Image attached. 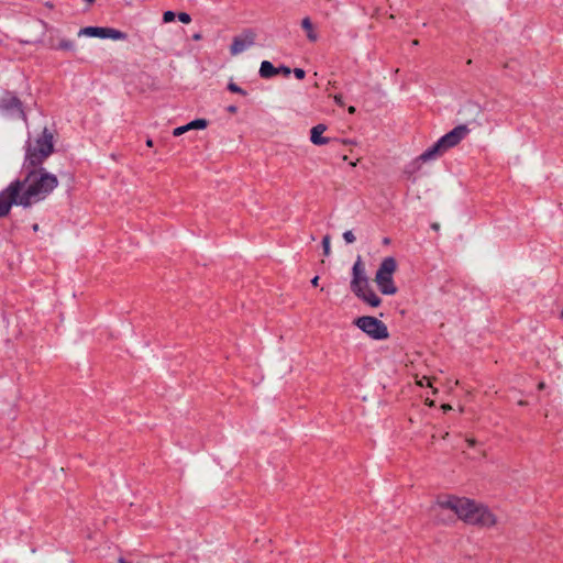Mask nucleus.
I'll return each mask as SVG.
<instances>
[{
	"label": "nucleus",
	"instance_id": "1",
	"mask_svg": "<svg viewBox=\"0 0 563 563\" xmlns=\"http://www.w3.org/2000/svg\"><path fill=\"white\" fill-rule=\"evenodd\" d=\"M53 151V134L48 130L29 142L23 162L25 176L0 191V218L7 217L13 206L26 209L45 200L58 187V177L42 167Z\"/></svg>",
	"mask_w": 563,
	"mask_h": 563
},
{
	"label": "nucleus",
	"instance_id": "2",
	"mask_svg": "<svg viewBox=\"0 0 563 563\" xmlns=\"http://www.w3.org/2000/svg\"><path fill=\"white\" fill-rule=\"evenodd\" d=\"M440 509L452 511L465 525L492 529L498 525L497 515L485 504L465 496L450 495L437 501Z\"/></svg>",
	"mask_w": 563,
	"mask_h": 563
},
{
	"label": "nucleus",
	"instance_id": "3",
	"mask_svg": "<svg viewBox=\"0 0 563 563\" xmlns=\"http://www.w3.org/2000/svg\"><path fill=\"white\" fill-rule=\"evenodd\" d=\"M351 289L355 294V296L367 303L368 306L376 308L380 306L382 300L374 291L371 286L369 279L366 274L365 266L362 262L361 256H357L353 267H352V280H351Z\"/></svg>",
	"mask_w": 563,
	"mask_h": 563
},
{
	"label": "nucleus",
	"instance_id": "4",
	"mask_svg": "<svg viewBox=\"0 0 563 563\" xmlns=\"http://www.w3.org/2000/svg\"><path fill=\"white\" fill-rule=\"evenodd\" d=\"M396 268V260L391 256L385 257L380 263L375 274V283L383 295L393 296L397 292V287L394 283Z\"/></svg>",
	"mask_w": 563,
	"mask_h": 563
},
{
	"label": "nucleus",
	"instance_id": "5",
	"mask_svg": "<svg viewBox=\"0 0 563 563\" xmlns=\"http://www.w3.org/2000/svg\"><path fill=\"white\" fill-rule=\"evenodd\" d=\"M354 324L374 340H385L389 335L386 324L375 317H360Z\"/></svg>",
	"mask_w": 563,
	"mask_h": 563
},
{
	"label": "nucleus",
	"instance_id": "6",
	"mask_svg": "<svg viewBox=\"0 0 563 563\" xmlns=\"http://www.w3.org/2000/svg\"><path fill=\"white\" fill-rule=\"evenodd\" d=\"M79 35H87L90 37H99V38H111L113 41H124L128 35L119 30L111 27H99V26H88L81 29L79 31Z\"/></svg>",
	"mask_w": 563,
	"mask_h": 563
},
{
	"label": "nucleus",
	"instance_id": "7",
	"mask_svg": "<svg viewBox=\"0 0 563 563\" xmlns=\"http://www.w3.org/2000/svg\"><path fill=\"white\" fill-rule=\"evenodd\" d=\"M255 36L252 30H246L242 34L233 37L230 53L235 56L252 47L255 44Z\"/></svg>",
	"mask_w": 563,
	"mask_h": 563
},
{
	"label": "nucleus",
	"instance_id": "8",
	"mask_svg": "<svg viewBox=\"0 0 563 563\" xmlns=\"http://www.w3.org/2000/svg\"><path fill=\"white\" fill-rule=\"evenodd\" d=\"M467 133L468 129L466 125H457L452 131L438 140V146H441L444 151H446L457 145Z\"/></svg>",
	"mask_w": 563,
	"mask_h": 563
},
{
	"label": "nucleus",
	"instance_id": "9",
	"mask_svg": "<svg viewBox=\"0 0 563 563\" xmlns=\"http://www.w3.org/2000/svg\"><path fill=\"white\" fill-rule=\"evenodd\" d=\"M327 126L324 124H318L311 129L310 141L314 145H324L329 142L328 137H323L322 134L325 132Z\"/></svg>",
	"mask_w": 563,
	"mask_h": 563
},
{
	"label": "nucleus",
	"instance_id": "10",
	"mask_svg": "<svg viewBox=\"0 0 563 563\" xmlns=\"http://www.w3.org/2000/svg\"><path fill=\"white\" fill-rule=\"evenodd\" d=\"M301 26H302V29L306 32L307 38L311 43H316L319 40V34H318V32H317V30H316L314 25L312 24V22H311L309 16H305L302 19Z\"/></svg>",
	"mask_w": 563,
	"mask_h": 563
},
{
	"label": "nucleus",
	"instance_id": "11",
	"mask_svg": "<svg viewBox=\"0 0 563 563\" xmlns=\"http://www.w3.org/2000/svg\"><path fill=\"white\" fill-rule=\"evenodd\" d=\"M0 109L2 111H9L10 109H15L19 113H23L22 104L16 97H10L7 100H3L0 104Z\"/></svg>",
	"mask_w": 563,
	"mask_h": 563
},
{
	"label": "nucleus",
	"instance_id": "12",
	"mask_svg": "<svg viewBox=\"0 0 563 563\" xmlns=\"http://www.w3.org/2000/svg\"><path fill=\"white\" fill-rule=\"evenodd\" d=\"M279 74V69L274 67V65L269 60H264L260 66V75L264 78H269Z\"/></svg>",
	"mask_w": 563,
	"mask_h": 563
},
{
	"label": "nucleus",
	"instance_id": "13",
	"mask_svg": "<svg viewBox=\"0 0 563 563\" xmlns=\"http://www.w3.org/2000/svg\"><path fill=\"white\" fill-rule=\"evenodd\" d=\"M442 151H444V150L441 146H438V141H437L431 147H429L427 151H424L418 157V161L428 162V161L434 158Z\"/></svg>",
	"mask_w": 563,
	"mask_h": 563
},
{
	"label": "nucleus",
	"instance_id": "14",
	"mask_svg": "<svg viewBox=\"0 0 563 563\" xmlns=\"http://www.w3.org/2000/svg\"><path fill=\"white\" fill-rule=\"evenodd\" d=\"M413 377H415V383L416 385L422 387V386H428L430 388H432V378L427 376V375H422L420 373H415L413 374Z\"/></svg>",
	"mask_w": 563,
	"mask_h": 563
},
{
	"label": "nucleus",
	"instance_id": "15",
	"mask_svg": "<svg viewBox=\"0 0 563 563\" xmlns=\"http://www.w3.org/2000/svg\"><path fill=\"white\" fill-rule=\"evenodd\" d=\"M207 124H208V122L206 119H196L185 125H186L187 131H189V130H203L207 128Z\"/></svg>",
	"mask_w": 563,
	"mask_h": 563
},
{
	"label": "nucleus",
	"instance_id": "16",
	"mask_svg": "<svg viewBox=\"0 0 563 563\" xmlns=\"http://www.w3.org/2000/svg\"><path fill=\"white\" fill-rule=\"evenodd\" d=\"M228 89L234 93H240L242 96H246V91L239 87L236 84L230 81L228 85Z\"/></svg>",
	"mask_w": 563,
	"mask_h": 563
},
{
	"label": "nucleus",
	"instance_id": "17",
	"mask_svg": "<svg viewBox=\"0 0 563 563\" xmlns=\"http://www.w3.org/2000/svg\"><path fill=\"white\" fill-rule=\"evenodd\" d=\"M322 246H323V253L325 256H329L330 255V236L329 235H325L323 239H322Z\"/></svg>",
	"mask_w": 563,
	"mask_h": 563
},
{
	"label": "nucleus",
	"instance_id": "18",
	"mask_svg": "<svg viewBox=\"0 0 563 563\" xmlns=\"http://www.w3.org/2000/svg\"><path fill=\"white\" fill-rule=\"evenodd\" d=\"M59 47L63 49L73 51L75 48V44L71 41H64L59 43Z\"/></svg>",
	"mask_w": 563,
	"mask_h": 563
},
{
	"label": "nucleus",
	"instance_id": "19",
	"mask_svg": "<svg viewBox=\"0 0 563 563\" xmlns=\"http://www.w3.org/2000/svg\"><path fill=\"white\" fill-rule=\"evenodd\" d=\"M175 19V13L173 11H165L163 14V21L165 23L172 22Z\"/></svg>",
	"mask_w": 563,
	"mask_h": 563
},
{
	"label": "nucleus",
	"instance_id": "20",
	"mask_svg": "<svg viewBox=\"0 0 563 563\" xmlns=\"http://www.w3.org/2000/svg\"><path fill=\"white\" fill-rule=\"evenodd\" d=\"M178 19H179L180 22H183L185 24H188L191 21L190 15L188 13H186V12L178 13Z\"/></svg>",
	"mask_w": 563,
	"mask_h": 563
},
{
	"label": "nucleus",
	"instance_id": "21",
	"mask_svg": "<svg viewBox=\"0 0 563 563\" xmlns=\"http://www.w3.org/2000/svg\"><path fill=\"white\" fill-rule=\"evenodd\" d=\"M343 239L346 243H353L355 241V236L352 231H346L343 233Z\"/></svg>",
	"mask_w": 563,
	"mask_h": 563
},
{
	"label": "nucleus",
	"instance_id": "22",
	"mask_svg": "<svg viewBox=\"0 0 563 563\" xmlns=\"http://www.w3.org/2000/svg\"><path fill=\"white\" fill-rule=\"evenodd\" d=\"M185 132H187L186 125H181V126H178V128L174 129L173 134L175 136H179V135H181Z\"/></svg>",
	"mask_w": 563,
	"mask_h": 563
},
{
	"label": "nucleus",
	"instance_id": "23",
	"mask_svg": "<svg viewBox=\"0 0 563 563\" xmlns=\"http://www.w3.org/2000/svg\"><path fill=\"white\" fill-rule=\"evenodd\" d=\"M294 74H295L296 78H298V79H303L305 75H306V73L302 68H295Z\"/></svg>",
	"mask_w": 563,
	"mask_h": 563
},
{
	"label": "nucleus",
	"instance_id": "24",
	"mask_svg": "<svg viewBox=\"0 0 563 563\" xmlns=\"http://www.w3.org/2000/svg\"><path fill=\"white\" fill-rule=\"evenodd\" d=\"M334 101L336 102V104H339L341 107L344 106L343 97L341 95H335Z\"/></svg>",
	"mask_w": 563,
	"mask_h": 563
},
{
	"label": "nucleus",
	"instance_id": "25",
	"mask_svg": "<svg viewBox=\"0 0 563 563\" xmlns=\"http://www.w3.org/2000/svg\"><path fill=\"white\" fill-rule=\"evenodd\" d=\"M278 69H279V73H283L286 76H288L291 73L290 68H288L287 66H282Z\"/></svg>",
	"mask_w": 563,
	"mask_h": 563
},
{
	"label": "nucleus",
	"instance_id": "26",
	"mask_svg": "<svg viewBox=\"0 0 563 563\" xmlns=\"http://www.w3.org/2000/svg\"><path fill=\"white\" fill-rule=\"evenodd\" d=\"M201 38H202L201 33H195V34L192 35V40H194V41H197V42H198V41H200Z\"/></svg>",
	"mask_w": 563,
	"mask_h": 563
},
{
	"label": "nucleus",
	"instance_id": "27",
	"mask_svg": "<svg viewBox=\"0 0 563 563\" xmlns=\"http://www.w3.org/2000/svg\"><path fill=\"white\" fill-rule=\"evenodd\" d=\"M318 283H319V276H314L312 279H311V284L312 286H318Z\"/></svg>",
	"mask_w": 563,
	"mask_h": 563
},
{
	"label": "nucleus",
	"instance_id": "28",
	"mask_svg": "<svg viewBox=\"0 0 563 563\" xmlns=\"http://www.w3.org/2000/svg\"><path fill=\"white\" fill-rule=\"evenodd\" d=\"M228 111L231 112V113H235L238 111V108L235 106H230L228 108Z\"/></svg>",
	"mask_w": 563,
	"mask_h": 563
},
{
	"label": "nucleus",
	"instance_id": "29",
	"mask_svg": "<svg viewBox=\"0 0 563 563\" xmlns=\"http://www.w3.org/2000/svg\"><path fill=\"white\" fill-rule=\"evenodd\" d=\"M441 408L444 410V411H448V410H451V406L450 405H442Z\"/></svg>",
	"mask_w": 563,
	"mask_h": 563
},
{
	"label": "nucleus",
	"instance_id": "30",
	"mask_svg": "<svg viewBox=\"0 0 563 563\" xmlns=\"http://www.w3.org/2000/svg\"><path fill=\"white\" fill-rule=\"evenodd\" d=\"M538 388H539V389H544V388H545V383H544V382H540V383L538 384Z\"/></svg>",
	"mask_w": 563,
	"mask_h": 563
},
{
	"label": "nucleus",
	"instance_id": "31",
	"mask_svg": "<svg viewBox=\"0 0 563 563\" xmlns=\"http://www.w3.org/2000/svg\"><path fill=\"white\" fill-rule=\"evenodd\" d=\"M467 444H468L470 446H474V445H475V440H474V439H468V440H467Z\"/></svg>",
	"mask_w": 563,
	"mask_h": 563
},
{
	"label": "nucleus",
	"instance_id": "32",
	"mask_svg": "<svg viewBox=\"0 0 563 563\" xmlns=\"http://www.w3.org/2000/svg\"><path fill=\"white\" fill-rule=\"evenodd\" d=\"M349 113L353 114L355 112V107L351 106L347 109Z\"/></svg>",
	"mask_w": 563,
	"mask_h": 563
},
{
	"label": "nucleus",
	"instance_id": "33",
	"mask_svg": "<svg viewBox=\"0 0 563 563\" xmlns=\"http://www.w3.org/2000/svg\"><path fill=\"white\" fill-rule=\"evenodd\" d=\"M146 145H147V146H152V145H153L152 140H147V141H146Z\"/></svg>",
	"mask_w": 563,
	"mask_h": 563
},
{
	"label": "nucleus",
	"instance_id": "34",
	"mask_svg": "<svg viewBox=\"0 0 563 563\" xmlns=\"http://www.w3.org/2000/svg\"><path fill=\"white\" fill-rule=\"evenodd\" d=\"M562 317H563V309H562Z\"/></svg>",
	"mask_w": 563,
	"mask_h": 563
}]
</instances>
